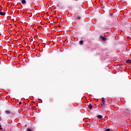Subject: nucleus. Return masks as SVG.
I'll use <instances>...</instances> for the list:
<instances>
[{
    "label": "nucleus",
    "mask_w": 131,
    "mask_h": 131,
    "mask_svg": "<svg viewBox=\"0 0 131 131\" xmlns=\"http://www.w3.org/2000/svg\"><path fill=\"white\" fill-rule=\"evenodd\" d=\"M77 11H78V14H81L83 13H85V11H84L82 6H78V7H77Z\"/></svg>",
    "instance_id": "1"
},
{
    "label": "nucleus",
    "mask_w": 131,
    "mask_h": 131,
    "mask_svg": "<svg viewBox=\"0 0 131 131\" xmlns=\"http://www.w3.org/2000/svg\"><path fill=\"white\" fill-rule=\"evenodd\" d=\"M4 113H5V114H6L7 115H11V116H13V115H14L13 111H12L5 110L4 111Z\"/></svg>",
    "instance_id": "2"
},
{
    "label": "nucleus",
    "mask_w": 131,
    "mask_h": 131,
    "mask_svg": "<svg viewBox=\"0 0 131 131\" xmlns=\"http://www.w3.org/2000/svg\"><path fill=\"white\" fill-rule=\"evenodd\" d=\"M107 8V4L105 2H103L102 4V9H106Z\"/></svg>",
    "instance_id": "3"
},
{
    "label": "nucleus",
    "mask_w": 131,
    "mask_h": 131,
    "mask_svg": "<svg viewBox=\"0 0 131 131\" xmlns=\"http://www.w3.org/2000/svg\"><path fill=\"white\" fill-rule=\"evenodd\" d=\"M102 102H101V105L102 107L105 106V99H104V98H102L101 99Z\"/></svg>",
    "instance_id": "4"
},
{
    "label": "nucleus",
    "mask_w": 131,
    "mask_h": 131,
    "mask_svg": "<svg viewBox=\"0 0 131 131\" xmlns=\"http://www.w3.org/2000/svg\"><path fill=\"white\" fill-rule=\"evenodd\" d=\"M99 39H102V41H106V40H107V38L106 37V36H104V37Z\"/></svg>",
    "instance_id": "5"
},
{
    "label": "nucleus",
    "mask_w": 131,
    "mask_h": 131,
    "mask_svg": "<svg viewBox=\"0 0 131 131\" xmlns=\"http://www.w3.org/2000/svg\"><path fill=\"white\" fill-rule=\"evenodd\" d=\"M84 44V41L83 40H80V41H79V45L80 46H82Z\"/></svg>",
    "instance_id": "6"
},
{
    "label": "nucleus",
    "mask_w": 131,
    "mask_h": 131,
    "mask_svg": "<svg viewBox=\"0 0 131 131\" xmlns=\"http://www.w3.org/2000/svg\"><path fill=\"white\" fill-rule=\"evenodd\" d=\"M126 63L131 64V60L127 59L126 60Z\"/></svg>",
    "instance_id": "7"
},
{
    "label": "nucleus",
    "mask_w": 131,
    "mask_h": 131,
    "mask_svg": "<svg viewBox=\"0 0 131 131\" xmlns=\"http://www.w3.org/2000/svg\"><path fill=\"white\" fill-rule=\"evenodd\" d=\"M96 117L99 119H101L103 118V116L102 115H98L96 116Z\"/></svg>",
    "instance_id": "8"
},
{
    "label": "nucleus",
    "mask_w": 131,
    "mask_h": 131,
    "mask_svg": "<svg viewBox=\"0 0 131 131\" xmlns=\"http://www.w3.org/2000/svg\"><path fill=\"white\" fill-rule=\"evenodd\" d=\"M88 107H89V108H90V110H92V108H93V106H92L91 104H89L88 105Z\"/></svg>",
    "instance_id": "9"
},
{
    "label": "nucleus",
    "mask_w": 131,
    "mask_h": 131,
    "mask_svg": "<svg viewBox=\"0 0 131 131\" xmlns=\"http://www.w3.org/2000/svg\"><path fill=\"white\" fill-rule=\"evenodd\" d=\"M1 125V126L3 127V128L6 127V125H5V124H4V123H2V124Z\"/></svg>",
    "instance_id": "10"
},
{
    "label": "nucleus",
    "mask_w": 131,
    "mask_h": 131,
    "mask_svg": "<svg viewBox=\"0 0 131 131\" xmlns=\"http://www.w3.org/2000/svg\"><path fill=\"white\" fill-rule=\"evenodd\" d=\"M88 5H90V6L93 5V3H92V1H89V3H88Z\"/></svg>",
    "instance_id": "11"
},
{
    "label": "nucleus",
    "mask_w": 131,
    "mask_h": 131,
    "mask_svg": "<svg viewBox=\"0 0 131 131\" xmlns=\"http://www.w3.org/2000/svg\"><path fill=\"white\" fill-rule=\"evenodd\" d=\"M0 15L5 16V12H0Z\"/></svg>",
    "instance_id": "12"
},
{
    "label": "nucleus",
    "mask_w": 131,
    "mask_h": 131,
    "mask_svg": "<svg viewBox=\"0 0 131 131\" xmlns=\"http://www.w3.org/2000/svg\"><path fill=\"white\" fill-rule=\"evenodd\" d=\"M117 66L119 67L120 68H121V69H122L123 68V66L122 65L121 66L120 64H118V65H117Z\"/></svg>",
    "instance_id": "13"
},
{
    "label": "nucleus",
    "mask_w": 131,
    "mask_h": 131,
    "mask_svg": "<svg viewBox=\"0 0 131 131\" xmlns=\"http://www.w3.org/2000/svg\"><path fill=\"white\" fill-rule=\"evenodd\" d=\"M25 3H26V1L25 0L21 1V4H23V5H25Z\"/></svg>",
    "instance_id": "14"
},
{
    "label": "nucleus",
    "mask_w": 131,
    "mask_h": 131,
    "mask_svg": "<svg viewBox=\"0 0 131 131\" xmlns=\"http://www.w3.org/2000/svg\"><path fill=\"white\" fill-rule=\"evenodd\" d=\"M103 37H104L102 35H100V36H99V39H102V38H103Z\"/></svg>",
    "instance_id": "15"
},
{
    "label": "nucleus",
    "mask_w": 131,
    "mask_h": 131,
    "mask_svg": "<svg viewBox=\"0 0 131 131\" xmlns=\"http://www.w3.org/2000/svg\"><path fill=\"white\" fill-rule=\"evenodd\" d=\"M125 111L130 112V111L128 108H125Z\"/></svg>",
    "instance_id": "16"
},
{
    "label": "nucleus",
    "mask_w": 131,
    "mask_h": 131,
    "mask_svg": "<svg viewBox=\"0 0 131 131\" xmlns=\"http://www.w3.org/2000/svg\"><path fill=\"white\" fill-rule=\"evenodd\" d=\"M77 19L80 20V19H81V17L78 16V17H77Z\"/></svg>",
    "instance_id": "17"
},
{
    "label": "nucleus",
    "mask_w": 131,
    "mask_h": 131,
    "mask_svg": "<svg viewBox=\"0 0 131 131\" xmlns=\"http://www.w3.org/2000/svg\"><path fill=\"white\" fill-rule=\"evenodd\" d=\"M27 131H32V130L30 129V128H28L27 129Z\"/></svg>",
    "instance_id": "18"
},
{
    "label": "nucleus",
    "mask_w": 131,
    "mask_h": 131,
    "mask_svg": "<svg viewBox=\"0 0 131 131\" xmlns=\"http://www.w3.org/2000/svg\"><path fill=\"white\" fill-rule=\"evenodd\" d=\"M21 104H22V103H21V101H20V102L18 103V104H19V105H21Z\"/></svg>",
    "instance_id": "19"
},
{
    "label": "nucleus",
    "mask_w": 131,
    "mask_h": 131,
    "mask_svg": "<svg viewBox=\"0 0 131 131\" xmlns=\"http://www.w3.org/2000/svg\"><path fill=\"white\" fill-rule=\"evenodd\" d=\"M105 131H110V129L108 128V129H106V130H105Z\"/></svg>",
    "instance_id": "20"
},
{
    "label": "nucleus",
    "mask_w": 131,
    "mask_h": 131,
    "mask_svg": "<svg viewBox=\"0 0 131 131\" xmlns=\"http://www.w3.org/2000/svg\"><path fill=\"white\" fill-rule=\"evenodd\" d=\"M1 125H0V130L2 129V127H1Z\"/></svg>",
    "instance_id": "21"
},
{
    "label": "nucleus",
    "mask_w": 131,
    "mask_h": 131,
    "mask_svg": "<svg viewBox=\"0 0 131 131\" xmlns=\"http://www.w3.org/2000/svg\"><path fill=\"white\" fill-rule=\"evenodd\" d=\"M116 5L118 6V4H116Z\"/></svg>",
    "instance_id": "22"
},
{
    "label": "nucleus",
    "mask_w": 131,
    "mask_h": 131,
    "mask_svg": "<svg viewBox=\"0 0 131 131\" xmlns=\"http://www.w3.org/2000/svg\"><path fill=\"white\" fill-rule=\"evenodd\" d=\"M33 46H34V48H35V45H33Z\"/></svg>",
    "instance_id": "23"
},
{
    "label": "nucleus",
    "mask_w": 131,
    "mask_h": 131,
    "mask_svg": "<svg viewBox=\"0 0 131 131\" xmlns=\"http://www.w3.org/2000/svg\"><path fill=\"white\" fill-rule=\"evenodd\" d=\"M14 6H16V5H14Z\"/></svg>",
    "instance_id": "24"
},
{
    "label": "nucleus",
    "mask_w": 131,
    "mask_h": 131,
    "mask_svg": "<svg viewBox=\"0 0 131 131\" xmlns=\"http://www.w3.org/2000/svg\"><path fill=\"white\" fill-rule=\"evenodd\" d=\"M33 41H34V39L32 40Z\"/></svg>",
    "instance_id": "25"
}]
</instances>
